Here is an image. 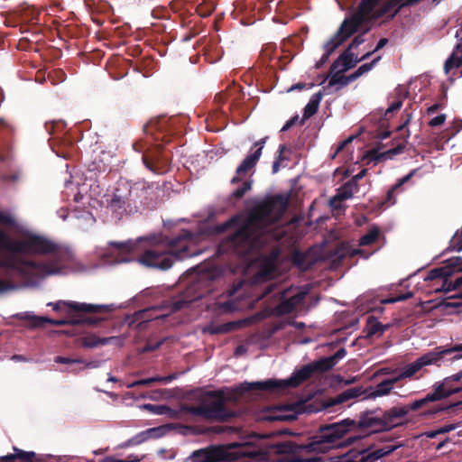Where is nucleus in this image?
<instances>
[{
    "label": "nucleus",
    "mask_w": 462,
    "mask_h": 462,
    "mask_svg": "<svg viewBox=\"0 0 462 462\" xmlns=\"http://www.w3.org/2000/svg\"><path fill=\"white\" fill-rule=\"evenodd\" d=\"M387 43H388V39L387 38L380 39L379 42L376 44L375 49L374 51H369V52L365 53V55H363L360 58V60H365L368 59L373 53H374L375 51H378L379 50L383 48Z\"/></svg>",
    "instance_id": "obj_42"
},
{
    "label": "nucleus",
    "mask_w": 462,
    "mask_h": 462,
    "mask_svg": "<svg viewBox=\"0 0 462 462\" xmlns=\"http://www.w3.org/2000/svg\"><path fill=\"white\" fill-rule=\"evenodd\" d=\"M253 180L248 179L242 182V185L236 188L230 195L229 200H240L244 196L252 189Z\"/></svg>",
    "instance_id": "obj_31"
},
{
    "label": "nucleus",
    "mask_w": 462,
    "mask_h": 462,
    "mask_svg": "<svg viewBox=\"0 0 462 462\" xmlns=\"http://www.w3.org/2000/svg\"><path fill=\"white\" fill-rule=\"evenodd\" d=\"M462 379V370L456 374L446 377L442 383H438L434 385L433 393L427 394V400L430 402L439 401L447 398L454 393L462 392V386H454L453 383L458 382Z\"/></svg>",
    "instance_id": "obj_18"
},
{
    "label": "nucleus",
    "mask_w": 462,
    "mask_h": 462,
    "mask_svg": "<svg viewBox=\"0 0 462 462\" xmlns=\"http://www.w3.org/2000/svg\"><path fill=\"white\" fill-rule=\"evenodd\" d=\"M405 116V119H404L403 123L397 127V131H399V132L402 131L407 126V125L410 123V121L411 119V114L408 113L407 109H404V111H403L402 116Z\"/></svg>",
    "instance_id": "obj_52"
},
{
    "label": "nucleus",
    "mask_w": 462,
    "mask_h": 462,
    "mask_svg": "<svg viewBox=\"0 0 462 462\" xmlns=\"http://www.w3.org/2000/svg\"><path fill=\"white\" fill-rule=\"evenodd\" d=\"M457 294H455L456 296ZM454 295L450 296L447 301H445V306L448 308H459L462 307V301H459V300H462V298H457L453 299Z\"/></svg>",
    "instance_id": "obj_46"
},
{
    "label": "nucleus",
    "mask_w": 462,
    "mask_h": 462,
    "mask_svg": "<svg viewBox=\"0 0 462 462\" xmlns=\"http://www.w3.org/2000/svg\"><path fill=\"white\" fill-rule=\"evenodd\" d=\"M14 287L13 283L0 280V293L13 289Z\"/></svg>",
    "instance_id": "obj_54"
},
{
    "label": "nucleus",
    "mask_w": 462,
    "mask_h": 462,
    "mask_svg": "<svg viewBox=\"0 0 462 462\" xmlns=\"http://www.w3.org/2000/svg\"><path fill=\"white\" fill-rule=\"evenodd\" d=\"M319 106H318L316 103H313L310 100L309 103L304 107L301 124H303L305 120L309 119L310 116L315 115L319 109Z\"/></svg>",
    "instance_id": "obj_37"
},
{
    "label": "nucleus",
    "mask_w": 462,
    "mask_h": 462,
    "mask_svg": "<svg viewBox=\"0 0 462 462\" xmlns=\"http://www.w3.org/2000/svg\"><path fill=\"white\" fill-rule=\"evenodd\" d=\"M430 402V400H427V395L420 400H416L409 404L403 406H393L391 408L393 417L395 421L404 418L410 411H418L427 404Z\"/></svg>",
    "instance_id": "obj_21"
},
{
    "label": "nucleus",
    "mask_w": 462,
    "mask_h": 462,
    "mask_svg": "<svg viewBox=\"0 0 462 462\" xmlns=\"http://www.w3.org/2000/svg\"><path fill=\"white\" fill-rule=\"evenodd\" d=\"M177 378L176 374H171L167 376H159V383H167Z\"/></svg>",
    "instance_id": "obj_56"
},
{
    "label": "nucleus",
    "mask_w": 462,
    "mask_h": 462,
    "mask_svg": "<svg viewBox=\"0 0 462 462\" xmlns=\"http://www.w3.org/2000/svg\"><path fill=\"white\" fill-rule=\"evenodd\" d=\"M14 218L11 216L0 211V224L11 226L14 225Z\"/></svg>",
    "instance_id": "obj_51"
},
{
    "label": "nucleus",
    "mask_w": 462,
    "mask_h": 462,
    "mask_svg": "<svg viewBox=\"0 0 462 462\" xmlns=\"http://www.w3.org/2000/svg\"><path fill=\"white\" fill-rule=\"evenodd\" d=\"M139 187L125 180L116 182L111 199H107L109 208L118 216L131 214L137 210V199H139Z\"/></svg>",
    "instance_id": "obj_12"
},
{
    "label": "nucleus",
    "mask_w": 462,
    "mask_h": 462,
    "mask_svg": "<svg viewBox=\"0 0 462 462\" xmlns=\"http://www.w3.org/2000/svg\"><path fill=\"white\" fill-rule=\"evenodd\" d=\"M359 74L357 73V71L356 70L355 72H353L352 74L346 76V81H347V85L353 81H355L356 79H357L359 78Z\"/></svg>",
    "instance_id": "obj_63"
},
{
    "label": "nucleus",
    "mask_w": 462,
    "mask_h": 462,
    "mask_svg": "<svg viewBox=\"0 0 462 462\" xmlns=\"http://www.w3.org/2000/svg\"><path fill=\"white\" fill-rule=\"evenodd\" d=\"M356 26L355 23L353 25L350 24V21H347L346 18L342 22L337 32L325 43L324 49L325 53L322 55L320 60L316 64L317 68L321 67L329 58V56L348 38H350L354 33H356Z\"/></svg>",
    "instance_id": "obj_15"
},
{
    "label": "nucleus",
    "mask_w": 462,
    "mask_h": 462,
    "mask_svg": "<svg viewBox=\"0 0 462 462\" xmlns=\"http://www.w3.org/2000/svg\"><path fill=\"white\" fill-rule=\"evenodd\" d=\"M268 139V136H265L257 142H255L251 148H256L253 152L248 154L242 162L238 165L236 170V175L231 179L230 183L232 185L238 184L242 181L243 178L246 176L250 171H254V168L262 155V151L264 147V144Z\"/></svg>",
    "instance_id": "obj_16"
},
{
    "label": "nucleus",
    "mask_w": 462,
    "mask_h": 462,
    "mask_svg": "<svg viewBox=\"0 0 462 462\" xmlns=\"http://www.w3.org/2000/svg\"><path fill=\"white\" fill-rule=\"evenodd\" d=\"M456 37L459 38L460 42L457 45V49L462 48V26L461 29L457 31Z\"/></svg>",
    "instance_id": "obj_64"
},
{
    "label": "nucleus",
    "mask_w": 462,
    "mask_h": 462,
    "mask_svg": "<svg viewBox=\"0 0 462 462\" xmlns=\"http://www.w3.org/2000/svg\"><path fill=\"white\" fill-rule=\"evenodd\" d=\"M323 95H324V93L322 91H319V92L314 94L310 100L313 103H316L318 106H319V103L322 99Z\"/></svg>",
    "instance_id": "obj_57"
},
{
    "label": "nucleus",
    "mask_w": 462,
    "mask_h": 462,
    "mask_svg": "<svg viewBox=\"0 0 462 462\" xmlns=\"http://www.w3.org/2000/svg\"><path fill=\"white\" fill-rule=\"evenodd\" d=\"M360 60H357L355 57V54L350 51V49L347 48L343 53H341L338 58L332 63L330 66V70L333 72L337 69H341V71H346L352 68H354Z\"/></svg>",
    "instance_id": "obj_22"
},
{
    "label": "nucleus",
    "mask_w": 462,
    "mask_h": 462,
    "mask_svg": "<svg viewBox=\"0 0 462 462\" xmlns=\"http://www.w3.org/2000/svg\"><path fill=\"white\" fill-rule=\"evenodd\" d=\"M143 408L149 411H152L154 414L163 415L165 414V410H168V406L166 405H157V404H144Z\"/></svg>",
    "instance_id": "obj_38"
},
{
    "label": "nucleus",
    "mask_w": 462,
    "mask_h": 462,
    "mask_svg": "<svg viewBox=\"0 0 462 462\" xmlns=\"http://www.w3.org/2000/svg\"><path fill=\"white\" fill-rule=\"evenodd\" d=\"M462 66V58L457 56L456 53H452L450 57L446 60L444 69L446 73H448L453 69H458Z\"/></svg>",
    "instance_id": "obj_35"
},
{
    "label": "nucleus",
    "mask_w": 462,
    "mask_h": 462,
    "mask_svg": "<svg viewBox=\"0 0 462 462\" xmlns=\"http://www.w3.org/2000/svg\"><path fill=\"white\" fill-rule=\"evenodd\" d=\"M157 310H158L157 307L148 308V309H145V310H140L139 312H137L136 316H137L138 319H142L143 321H149L152 319H158L163 318L164 315L154 314V312H156Z\"/></svg>",
    "instance_id": "obj_34"
},
{
    "label": "nucleus",
    "mask_w": 462,
    "mask_h": 462,
    "mask_svg": "<svg viewBox=\"0 0 462 462\" xmlns=\"http://www.w3.org/2000/svg\"><path fill=\"white\" fill-rule=\"evenodd\" d=\"M415 170L411 171L410 173H408L407 175L403 176L402 178L399 179L397 180V182L393 185L391 187V189H388L387 193H386V197H385V200L383 202H382V205H384V204H394L396 202V199L394 197V192L399 189L404 183L408 182L411 177L414 175L415 173Z\"/></svg>",
    "instance_id": "obj_27"
},
{
    "label": "nucleus",
    "mask_w": 462,
    "mask_h": 462,
    "mask_svg": "<svg viewBox=\"0 0 462 462\" xmlns=\"http://www.w3.org/2000/svg\"><path fill=\"white\" fill-rule=\"evenodd\" d=\"M358 190V184L350 179L347 182L343 184L338 189L337 193L331 198L332 204L339 201L342 202L353 197L354 193Z\"/></svg>",
    "instance_id": "obj_24"
},
{
    "label": "nucleus",
    "mask_w": 462,
    "mask_h": 462,
    "mask_svg": "<svg viewBox=\"0 0 462 462\" xmlns=\"http://www.w3.org/2000/svg\"><path fill=\"white\" fill-rule=\"evenodd\" d=\"M458 352H462V344L455 345L449 348L437 346L417 358L414 362L407 365L396 377L399 381L411 378L424 366L432 365L439 366L440 362L444 359L448 361L460 359L462 358V354H456Z\"/></svg>",
    "instance_id": "obj_11"
},
{
    "label": "nucleus",
    "mask_w": 462,
    "mask_h": 462,
    "mask_svg": "<svg viewBox=\"0 0 462 462\" xmlns=\"http://www.w3.org/2000/svg\"><path fill=\"white\" fill-rule=\"evenodd\" d=\"M299 120V116L296 115L294 116H292L291 119H289L285 125L282 127L281 131L282 132H286L288 131L291 127H292L293 125H296V123L298 122Z\"/></svg>",
    "instance_id": "obj_50"
},
{
    "label": "nucleus",
    "mask_w": 462,
    "mask_h": 462,
    "mask_svg": "<svg viewBox=\"0 0 462 462\" xmlns=\"http://www.w3.org/2000/svg\"><path fill=\"white\" fill-rule=\"evenodd\" d=\"M288 205L287 195L266 196L250 210L242 226L227 236V247L240 256L260 250L268 242V226L282 218Z\"/></svg>",
    "instance_id": "obj_3"
},
{
    "label": "nucleus",
    "mask_w": 462,
    "mask_h": 462,
    "mask_svg": "<svg viewBox=\"0 0 462 462\" xmlns=\"http://www.w3.org/2000/svg\"><path fill=\"white\" fill-rule=\"evenodd\" d=\"M307 292L300 291L289 299L282 300L274 309L273 312L276 316H283L292 313L296 308L300 305Z\"/></svg>",
    "instance_id": "obj_20"
},
{
    "label": "nucleus",
    "mask_w": 462,
    "mask_h": 462,
    "mask_svg": "<svg viewBox=\"0 0 462 462\" xmlns=\"http://www.w3.org/2000/svg\"><path fill=\"white\" fill-rule=\"evenodd\" d=\"M367 171H368L367 169H363L362 171H360L356 175H355L351 179L357 183L361 179H363L366 175Z\"/></svg>",
    "instance_id": "obj_61"
},
{
    "label": "nucleus",
    "mask_w": 462,
    "mask_h": 462,
    "mask_svg": "<svg viewBox=\"0 0 462 462\" xmlns=\"http://www.w3.org/2000/svg\"><path fill=\"white\" fill-rule=\"evenodd\" d=\"M379 234L380 231L377 227L370 228L365 235L361 236L359 245L365 246L374 244L378 239Z\"/></svg>",
    "instance_id": "obj_33"
},
{
    "label": "nucleus",
    "mask_w": 462,
    "mask_h": 462,
    "mask_svg": "<svg viewBox=\"0 0 462 462\" xmlns=\"http://www.w3.org/2000/svg\"><path fill=\"white\" fill-rule=\"evenodd\" d=\"M380 59H381V57L378 56L375 59H374L371 62L365 63V64L361 65L356 69V71L359 74V76L361 77L363 74H365V73L368 72L369 70H371L375 66V64L380 60Z\"/></svg>",
    "instance_id": "obj_40"
},
{
    "label": "nucleus",
    "mask_w": 462,
    "mask_h": 462,
    "mask_svg": "<svg viewBox=\"0 0 462 462\" xmlns=\"http://www.w3.org/2000/svg\"><path fill=\"white\" fill-rule=\"evenodd\" d=\"M193 408V405L183 403L178 409H171L168 407V410H165V414L171 419H183L186 414H190L189 411L187 409Z\"/></svg>",
    "instance_id": "obj_32"
},
{
    "label": "nucleus",
    "mask_w": 462,
    "mask_h": 462,
    "mask_svg": "<svg viewBox=\"0 0 462 462\" xmlns=\"http://www.w3.org/2000/svg\"><path fill=\"white\" fill-rule=\"evenodd\" d=\"M321 373H324V371L319 360H317L294 371L288 379H269L263 382L245 383L241 384L240 389L242 392L263 391L279 393L288 388H296L310 379L314 374Z\"/></svg>",
    "instance_id": "obj_7"
},
{
    "label": "nucleus",
    "mask_w": 462,
    "mask_h": 462,
    "mask_svg": "<svg viewBox=\"0 0 462 462\" xmlns=\"http://www.w3.org/2000/svg\"><path fill=\"white\" fill-rule=\"evenodd\" d=\"M442 107V105L439 104V103H436L432 106H430V107L427 108V115H432L434 113H436L439 109H440Z\"/></svg>",
    "instance_id": "obj_59"
},
{
    "label": "nucleus",
    "mask_w": 462,
    "mask_h": 462,
    "mask_svg": "<svg viewBox=\"0 0 462 462\" xmlns=\"http://www.w3.org/2000/svg\"><path fill=\"white\" fill-rule=\"evenodd\" d=\"M236 324L234 322H227L218 325H212L209 327V332L214 335L225 334L234 329Z\"/></svg>",
    "instance_id": "obj_36"
},
{
    "label": "nucleus",
    "mask_w": 462,
    "mask_h": 462,
    "mask_svg": "<svg viewBox=\"0 0 462 462\" xmlns=\"http://www.w3.org/2000/svg\"><path fill=\"white\" fill-rule=\"evenodd\" d=\"M409 136H410V131L407 130L406 135H405V140L403 142L399 143L395 147L391 148L383 152H381L378 148H373L366 152V157L370 161H374L375 162L389 160V159L391 160L394 156L403 152V151L405 149V143H407V139L409 138Z\"/></svg>",
    "instance_id": "obj_19"
},
{
    "label": "nucleus",
    "mask_w": 462,
    "mask_h": 462,
    "mask_svg": "<svg viewBox=\"0 0 462 462\" xmlns=\"http://www.w3.org/2000/svg\"><path fill=\"white\" fill-rule=\"evenodd\" d=\"M14 453L0 457V462H32L35 457L34 452L23 451L14 448Z\"/></svg>",
    "instance_id": "obj_25"
},
{
    "label": "nucleus",
    "mask_w": 462,
    "mask_h": 462,
    "mask_svg": "<svg viewBox=\"0 0 462 462\" xmlns=\"http://www.w3.org/2000/svg\"><path fill=\"white\" fill-rule=\"evenodd\" d=\"M266 441L267 439H264L262 447L258 449L252 447L249 443L236 444L230 449H226L222 447L201 448L195 450L191 457L196 462L235 461L242 457L264 458L269 455Z\"/></svg>",
    "instance_id": "obj_6"
},
{
    "label": "nucleus",
    "mask_w": 462,
    "mask_h": 462,
    "mask_svg": "<svg viewBox=\"0 0 462 462\" xmlns=\"http://www.w3.org/2000/svg\"><path fill=\"white\" fill-rule=\"evenodd\" d=\"M215 101L217 104H224L226 101V95L224 93H219L215 97Z\"/></svg>",
    "instance_id": "obj_62"
},
{
    "label": "nucleus",
    "mask_w": 462,
    "mask_h": 462,
    "mask_svg": "<svg viewBox=\"0 0 462 462\" xmlns=\"http://www.w3.org/2000/svg\"><path fill=\"white\" fill-rule=\"evenodd\" d=\"M343 72L341 69H337L333 72L329 69V75L328 77H330V79L328 84L323 88V91L328 94V90L336 85H339L340 87L347 86L346 76L342 75Z\"/></svg>",
    "instance_id": "obj_28"
},
{
    "label": "nucleus",
    "mask_w": 462,
    "mask_h": 462,
    "mask_svg": "<svg viewBox=\"0 0 462 462\" xmlns=\"http://www.w3.org/2000/svg\"><path fill=\"white\" fill-rule=\"evenodd\" d=\"M143 133L145 139L136 142L134 150L143 152V162L149 171L156 174L166 172L171 164V157L163 147L171 140L169 119L165 116L151 119L144 125Z\"/></svg>",
    "instance_id": "obj_5"
},
{
    "label": "nucleus",
    "mask_w": 462,
    "mask_h": 462,
    "mask_svg": "<svg viewBox=\"0 0 462 462\" xmlns=\"http://www.w3.org/2000/svg\"><path fill=\"white\" fill-rule=\"evenodd\" d=\"M448 408H449L448 406L444 407V406L437 405V406H434L432 409L426 411L423 414L425 416H432L440 411H444L448 410Z\"/></svg>",
    "instance_id": "obj_49"
},
{
    "label": "nucleus",
    "mask_w": 462,
    "mask_h": 462,
    "mask_svg": "<svg viewBox=\"0 0 462 462\" xmlns=\"http://www.w3.org/2000/svg\"><path fill=\"white\" fill-rule=\"evenodd\" d=\"M196 236L189 230L181 229L173 236H160L145 242H111L112 253L118 263L136 261L140 264L160 270L170 269L176 259L182 260L197 254Z\"/></svg>",
    "instance_id": "obj_1"
},
{
    "label": "nucleus",
    "mask_w": 462,
    "mask_h": 462,
    "mask_svg": "<svg viewBox=\"0 0 462 462\" xmlns=\"http://www.w3.org/2000/svg\"><path fill=\"white\" fill-rule=\"evenodd\" d=\"M455 429H456V425L448 424V425H444V426L439 428V432H440V434H445V433H448V432L454 430Z\"/></svg>",
    "instance_id": "obj_55"
},
{
    "label": "nucleus",
    "mask_w": 462,
    "mask_h": 462,
    "mask_svg": "<svg viewBox=\"0 0 462 462\" xmlns=\"http://www.w3.org/2000/svg\"><path fill=\"white\" fill-rule=\"evenodd\" d=\"M447 119V116L445 114H441L439 116H435L429 122V125L430 127H437L442 125Z\"/></svg>",
    "instance_id": "obj_45"
},
{
    "label": "nucleus",
    "mask_w": 462,
    "mask_h": 462,
    "mask_svg": "<svg viewBox=\"0 0 462 462\" xmlns=\"http://www.w3.org/2000/svg\"><path fill=\"white\" fill-rule=\"evenodd\" d=\"M363 393L361 388L359 387H352L348 388L346 391L338 393L337 396L328 399L325 404V408H329L337 404H342L351 399L359 397Z\"/></svg>",
    "instance_id": "obj_23"
},
{
    "label": "nucleus",
    "mask_w": 462,
    "mask_h": 462,
    "mask_svg": "<svg viewBox=\"0 0 462 462\" xmlns=\"http://www.w3.org/2000/svg\"><path fill=\"white\" fill-rule=\"evenodd\" d=\"M0 249L10 253L0 257V268L14 272L24 279L42 278L59 271L52 261L35 262L15 255L56 253L57 245L43 236L32 235L23 240H14L0 228Z\"/></svg>",
    "instance_id": "obj_4"
},
{
    "label": "nucleus",
    "mask_w": 462,
    "mask_h": 462,
    "mask_svg": "<svg viewBox=\"0 0 462 462\" xmlns=\"http://www.w3.org/2000/svg\"><path fill=\"white\" fill-rule=\"evenodd\" d=\"M63 126L60 122H51L45 124V129L49 134H55L58 127Z\"/></svg>",
    "instance_id": "obj_48"
},
{
    "label": "nucleus",
    "mask_w": 462,
    "mask_h": 462,
    "mask_svg": "<svg viewBox=\"0 0 462 462\" xmlns=\"http://www.w3.org/2000/svg\"><path fill=\"white\" fill-rule=\"evenodd\" d=\"M217 277V273L213 270L199 272L187 287L184 295L181 298L168 300L165 307L173 313L188 307L191 302L206 297L214 291V283Z\"/></svg>",
    "instance_id": "obj_9"
},
{
    "label": "nucleus",
    "mask_w": 462,
    "mask_h": 462,
    "mask_svg": "<svg viewBox=\"0 0 462 462\" xmlns=\"http://www.w3.org/2000/svg\"><path fill=\"white\" fill-rule=\"evenodd\" d=\"M390 328V325H382L376 318L370 316L366 322V337H371L376 334H383L386 329Z\"/></svg>",
    "instance_id": "obj_29"
},
{
    "label": "nucleus",
    "mask_w": 462,
    "mask_h": 462,
    "mask_svg": "<svg viewBox=\"0 0 462 462\" xmlns=\"http://www.w3.org/2000/svg\"><path fill=\"white\" fill-rule=\"evenodd\" d=\"M48 306H52V309L55 311L66 310L68 313H109L114 310L113 305L90 304L65 300H59L55 303L51 302L48 303Z\"/></svg>",
    "instance_id": "obj_17"
},
{
    "label": "nucleus",
    "mask_w": 462,
    "mask_h": 462,
    "mask_svg": "<svg viewBox=\"0 0 462 462\" xmlns=\"http://www.w3.org/2000/svg\"><path fill=\"white\" fill-rule=\"evenodd\" d=\"M412 297H413V293L411 291H408L406 293H402V294L396 296V300H397V302H399V301L406 300Z\"/></svg>",
    "instance_id": "obj_60"
},
{
    "label": "nucleus",
    "mask_w": 462,
    "mask_h": 462,
    "mask_svg": "<svg viewBox=\"0 0 462 462\" xmlns=\"http://www.w3.org/2000/svg\"><path fill=\"white\" fill-rule=\"evenodd\" d=\"M154 431H155V429H150V430H147L146 431H143V432L138 434L134 439V443H136V444L142 443L143 441H144L147 439H149L153 434Z\"/></svg>",
    "instance_id": "obj_43"
},
{
    "label": "nucleus",
    "mask_w": 462,
    "mask_h": 462,
    "mask_svg": "<svg viewBox=\"0 0 462 462\" xmlns=\"http://www.w3.org/2000/svg\"><path fill=\"white\" fill-rule=\"evenodd\" d=\"M152 383H159V376H153V377H150V378L140 379V380L134 381V383H131L130 386L131 387L149 386Z\"/></svg>",
    "instance_id": "obj_39"
},
{
    "label": "nucleus",
    "mask_w": 462,
    "mask_h": 462,
    "mask_svg": "<svg viewBox=\"0 0 462 462\" xmlns=\"http://www.w3.org/2000/svg\"><path fill=\"white\" fill-rule=\"evenodd\" d=\"M353 424L348 425L350 432H367L361 435L363 438L371 433H380L392 430L402 426L404 423L395 421L391 409L382 411L381 410H366L358 414L357 420L350 419Z\"/></svg>",
    "instance_id": "obj_10"
},
{
    "label": "nucleus",
    "mask_w": 462,
    "mask_h": 462,
    "mask_svg": "<svg viewBox=\"0 0 462 462\" xmlns=\"http://www.w3.org/2000/svg\"><path fill=\"white\" fill-rule=\"evenodd\" d=\"M55 363L59 364H85V361L82 359H73L69 357L64 356H56L54 359Z\"/></svg>",
    "instance_id": "obj_44"
},
{
    "label": "nucleus",
    "mask_w": 462,
    "mask_h": 462,
    "mask_svg": "<svg viewBox=\"0 0 462 462\" xmlns=\"http://www.w3.org/2000/svg\"><path fill=\"white\" fill-rule=\"evenodd\" d=\"M323 95H324V93L322 91H319V92L314 94L310 100L313 103H316L318 106H319V103L322 99Z\"/></svg>",
    "instance_id": "obj_58"
},
{
    "label": "nucleus",
    "mask_w": 462,
    "mask_h": 462,
    "mask_svg": "<svg viewBox=\"0 0 462 462\" xmlns=\"http://www.w3.org/2000/svg\"><path fill=\"white\" fill-rule=\"evenodd\" d=\"M368 25L369 24L365 25L366 28L364 30V32L361 34H358L356 37H354V39L352 40V42L348 47L350 50L356 49L359 45H361L363 42H365L364 34L369 31L370 28Z\"/></svg>",
    "instance_id": "obj_41"
},
{
    "label": "nucleus",
    "mask_w": 462,
    "mask_h": 462,
    "mask_svg": "<svg viewBox=\"0 0 462 462\" xmlns=\"http://www.w3.org/2000/svg\"><path fill=\"white\" fill-rule=\"evenodd\" d=\"M399 382L398 378L396 376L388 378L385 380H383L381 383H379L374 391L375 396H383L388 394L391 390L393 388V385Z\"/></svg>",
    "instance_id": "obj_30"
},
{
    "label": "nucleus",
    "mask_w": 462,
    "mask_h": 462,
    "mask_svg": "<svg viewBox=\"0 0 462 462\" xmlns=\"http://www.w3.org/2000/svg\"><path fill=\"white\" fill-rule=\"evenodd\" d=\"M198 405L188 409L190 414L206 420L226 422L235 417V412L226 406V398L222 391L199 393L195 397Z\"/></svg>",
    "instance_id": "obj_8"
},
{
    "label": "nucleus",
    "mask_w": 462,
    "mask_h": 462,
    "mask_svg": "<svg viewBox=\"0 0 462 462\" xmlns=\"http://www.w3.org/2000/svg\"><path fill=\"white\" fill-rule=\"evenodd\" d=\"M219 308L224 311V312H231L235 310V307H234V302L231 301V300H226L223 303L220 304Z\"/></svg>",
    "instance_id": "obj_53"
},
{
    "label": "nucleus",
    "mask_w": 462,
    "mask_h": 462,
    "mask_svg": "<svg viewBox=\"0 0 462 462\" xmlns=\"http://www.w3.org/2000/svg\"><path fill=\"white\" fill-rule=\"evenodd\" d=\"M346 348L345 347H340L331 356L322 357V358L319 359V364H320L324 373L331 370L337 364V362L340 359H342L343 357L346 356Z\"/></svg>",
    "instance_id": "obj_26"
},
{
    "label": "nucleus",
    "mask_w": 462,
    "mask_h": 462,
    "mask_svg": "<svg viewBox=\"0 0 462 462\" xmlns=\"http://www.w3.org/2000/svg\"><path fill=\"white\" fill-rule=\"evenodd\" d=\"M458 273H462V257L455 256L445 260L442 266L430 270L425 281H433L442 278V290L448 292L462 286V275L457 277L455 281L448 279L450 276Z\"/></svg>",
    "instance_id": "obj_14"
},
{
    "label": "nucleus",
    "mask_w": 462,
    "mask_h": 462,
    "mask_svg": "<svg viewBox=\"0 0 462 462\" xmlns=\"http://www.w3.org/2000/svg\"><path fill=\"white\" fill-rule=\"evenodd\" d=\"M97 313H76L69 319H52L47 317L33 315L31 312H21L14 315V318L20 320L28 321L30 328H42L46 323L55 326L64 325H88L90 327H97L101 322L106 320L104 317H96Z\"/></svg>",
    "instance_id": "obj_13"
},
{
    "label": "nucleus",
    "mask_w": 462,
    "mask_h": 462,
    "mask_svg": "<svg viewBox=\"0 0 462 462\" xmlns=\"http://www.w3.org/2000/svg\"><path fill=\"white\" fill-rule=\"evenodd\" d=\"M353 424L350 418L337 422L319 426L311 440L305 444L295 441H270L266 448L270 454L282 456L285 462H321L319 454H325L334 448H347L361 440V434L346 437L350 433L348 425Z\"/></svg>",
    "instance_id": "obj_2"
},
{
    "label": "nucleus",
    "mask_w": 462,
    "mask_h": 462,
    "mask_svg": "<svg viewBox=\"0 0 462 462\" xmlns=\"http://www.w3.org/2000/svg\"><path fill=\"white\" fill-rule=\"evenodd\" d=\"M402 106V100H396L393 104L390 105V106L386 109L384 116L387 117L390 114H393L396 111H398Z\"/></svg>",
    "instance_id": "obj_47"
}]
</instances>
